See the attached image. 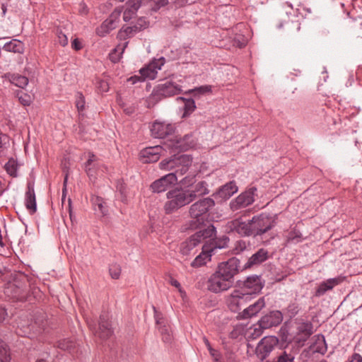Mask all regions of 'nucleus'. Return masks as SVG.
Instances as JSON below:
<instances>
[{
    "label": "nucleus",
    "instance_id": "nucleus-1",
    "mask_svg": "<svg viewBox=\"0 0 362 362\" xmlns=\"http://www.w3.org/2000/svg\"><path fill=\"white\" fill-rule=\"evenodd\" d=\"M214 205L215 202L209 197L204 198L192 204L189 210L191 218L189 227L191 229H197L202 226L207 219L209 211Z\"/></svg>",
    "mask_w": 362,
    "mask_h": 362
},
{
    "label": "nucleus",
    "instance_id": "nucleus-2",
    "mask_svg": "<svg viewBox=\"0 0 362 362\" xmlns=\"http://www.w3.org/2000/svg\"><path fill=\"white\" fill-rule=\"evenodd\" d=\"M216 228L210 225L206 228L197 231L191 235L185 241L182 242L180 247V252L183 255H189L194 253V249L206 238H211L216 235Z\"/></svg>",
    "mask_w": 362,
    "mask_h": 362
},
{
    "label": "nucleus",
    "instance_id": "nucleus-3",
    "mask_svg": "<svg viewBox=\"0 0 362 362\" xmlns=\"http://www.w3.org/2000/svg\"><path fill=\"white\" fill-rule=\"evenodd\" d=\"M192 163V157L189 155L174 156L170 159H165L159 163V167L163 170H174L172 173H176V177L184 175Z\"/></svg>",
    "mask_w": 362,
    "mask_h": 362
},
{
    "label": "nucleus",
    "instance_id": "nucleus-4",
    "mask_svg": "<svg viewBox=\"0 0 362 362\" xmlns=\"http://www.w3.org/2000/svg\"><path fill=\"white\" fill-rule=\"evenodd\" d=\"M168 201L164 204V210L167 214H172L177 209L191 203L190 195H187L185 188H175L166 194Z\"/></svg>",
    "mask_w": 362,
    "mask_h": 362
},
{
    "label": "nucleus",
    "instance_id": "nucleus-5",
    "mask_svg": "<svg viewBox=\"0 0 362 362\" xmlns=\"http://www.w3.org/2000/svg\"><path fill=\"white\" fill-rule=\"evenodd\" d=\"M87 324L90 329L93 332L95 337L102 341L109 339L113 334L107 313H102L100 315L98 326L92 320H88Z\"/></svg>",
    "mask_w": 362,
    "mask_h": 362
},
{
    "label": "nucleus",
    "instance_id": "nucleus-6",
    "mask_svg": "<svg viewBox=\"0 0 362 362\" xmlns=\"http://www.w3.org/2000/svg\"><path fill=\"white\" fill-rule=\"evenodd\" d=\"M252 299L248 293L239 289L233 290L225 297V301L228 309L232 312H238L242 306L246 305Z\"/></svg>",
    "mask_w": 362,
    "mask_h": 362
},
{
    "label": "nucleus",
    "instance_id": "nucleus-7",
    "mask_svg": "<svg viewBox=\"0 0 362 362\" xmlns=\"http://www.w3.org/2000/svg\"><path fill=\"white\" fill-rule=\"evenodd\" d=\"M253 236L261 235L275 226L273 217L266 214L255 216L251 219Z\"/></svg>",
    "mask_w": 362,
    "mask_h": 362
},
{
    "label": "nucleus",
    "instance_id": "nucleus-8",
    "mask_svg": "<svg viewBox=\"0 0 362 362\" xmlns=\"http://www.w3.org/2000/svg\"><path fill=\"white\" fill-rule=\"evenodd\" d=\"M283 320V315L279 310H274L269 314L262 317L259 320V328L255 329V334L259 336L262 334L261 329H266L272 327H276L281 324Z\"/></svg>",
    "mask_w": 362,
    "mask_h": 362
},
{
    "label": "nucleus",
    "instance_id": "nucleus-9",
    "mask_svg": "<svg viewBox=\"0 0 362 362\" xmlns=\"http://www.w3.org/2000/svg\"><path fill=\"white\" fill-rule=\"evenodd\" d=\"M84 170L92 182L95 181L99 171L105 172L107 167L100 162V159L92 152H88V159L84 163Z\"/></svg>",
    "mask_w": 362,
    "mask_h": 362
},
{
    "label": "nucleus",
    "instance_id": "nucleus-10",
    "mask_svg": "<svg viewBox=\"0 0 362 362\" xmlns=\"http://www.w3.org/2000/svg\"><path fill=\"white\" fill-rule=\"evenodd\" d=\"M122 12L121 8H116L101 25L97 28L96 34L100 37H104L114 30L117 25Z\"/></svg>",
    "mask_w": 362,
    "mask_h": 362
},
{
    "label": "nucleus",
    "instance_id": "nucleus-11",
    "mask_svg": "<svg viewBox=\"0 0 362 362\" xmlns=\"http://www.w3.org/2000/svg\"><path fill=\"white\" fill-rule=\"evenodd\" d=\"M177 182L176 173H168L155 180L150 185L153 193H161L175 185Z\"/></svg>",
    "mask_w": 362,
    "mask_h": 362
},
{
    "label": "nucleus",
    "instance_id": "nucleus-12",
    "mask_svg": "<svg viewBox=\"0 0 362 362\" xmlns=\"http://www.w3.org/2000/svg\"><path fill=\"white\" fill-rule=\"evenodd\" d=\"M264 287L261 277L257 275L248 276L243 282L240 289L252 296L260 293Z\"/></svg>",
    "mask_w": 362,
    "mask_h": 362
},
{
    "label": "nucleus",
    "instance_id": "nucleus-13",
    "mask_svg": "<svg viewBox=\"0 0 362 362\" xmlns=\"http://www.w3.org/2000/svg\"><path fill=\"white\" fill-rule=\"evenodd\" d=\"M207 288L213 293H220L229 289L233 285L215 272L207 281Z\"/></svg>",
    "mask_w": 362,
    "mask_h": 362
},
{
    "label": "nucleus",
    "instance_id": "nucleus-14",
    "mask_svg": "<svg viewBox=\"0 0 362 362\" xmlns=\"http://www.w3.org/2000/svg\"><path fill=\"white\" fill-rule=\"evenodd\" d=\"M238 261L232 259L226 262L219 264L216 272L223 279H226L228 281H230V284L233 285V277L238 272Z\"/></svg>",
    "mask_w": 362,
    "mask_h": 362
},
{
    "label": "nucleus",
    "instance_id": "nucleus-15",
    "mask_svg": "<svg viewBox=\"0 0 362 362\" xmlns=\"http://www.w3.org/2000/svg\"><path fill=\"white\" fill-rule=\"evenodd\" d=\"M156 95L159 97H170L181 93V86L171 81H165L158 84L154 90Z\"/></svg>",
    "mask_w": 362,
    "mask_h": 362
},
{
    "label": "nucleus",
    "instance_id": "nucleus-16",
    "mask_svg": "<svg viewBox=\"0 0 362 362\" xmlns=\"http://www.w3.org/2000/svg\"><path fill=\"white\" fill-rule=\"evenodd\" d=\"M228 228L242 236L253 235L251 220L245 222L241 217L228 222Z\"/></svg>",
    "mask_w": 362,
    "mask_h": 362
},
{
    "label": "nucleus",
    "instance_id": "nucleus-17",
    "mask_svg": "<svg viewBox=\"0 0 362 362\" xmlns=\"http://www.w3.org/2000/svg\"><path fill=\"white\" fill-rule=\"evenodd\" d=\"M164 58L161 57L158 60L153 61L146 66L141 69L139 73L141 75V80H153L156 78L158 74V71L161 69V66L164 64Z\"/></svg>",
    "mask_w": 362,
    "mask_h": 362
},
{
    "label": "nucleus",
    "instance_id": "nucleus-18",
    "mask_svg": "<svg viewBox=\"0 0 362 362\" xmlns=\"http://www.w3.org/2000/svg\"><path fill=\"white\" fill-rule=\"evenodd\" d=\"M254 202V192L252 190H249L238 195L230 202V206L233 211H235L248 206Z\"/></svg>",
    "mask_w": 362,
    "mask_h": 362
},
{
    "label": "nucleus",
    "instance_id": "nucleus-19",
    "mask_svg": "<svg viewBox=\"0 0 362 362\" xmlns=\"http://www.w3.org/2000/svg\"><path fill=\"white\" fill-rule=\"evenodd\" d=\"M266 305L264 297L259 298L255 303L239 313L238 317L242 320H247L256 316Z\"/></svg>",
    "mask_w": 362,
    "mask_h": 362
},
{
    "label": "nucleus",
    "instance_id": "nucleus-20",
    "mask_svg": "<svg viewBox=\"0 0 362 362\" xmlns=\"http://www.w3.org/2000/svg\"><path fill=\"white\" fill-rule=\"evenodd\" d=\"M344 280V277L338 276L336 278L328 279L321 282L315 288L313 296L319 298L326 293L327 291H331L333 288Z\"/></svg>",
    "mask_w": 362,
    "mask_h": 362
},
{
    "label": "nucleus",
    "instance_id": "nucleus-21",
    "mask_svg": "<svg viewBox=\"0 0 362 362\" xmlns=\"http://www.w3.org/2000/svg\"><path fill=\"white\" fill-rule=\"evenodd\" d=\"M174 126L165 122H155L151 128V134L155 138H165L174 132Z\"/></svg>",
    "mask_w": 362,
    "mask_h": 362
},
{
    "label": "nucleus",
    "instance_id": "nucleus-22",
    "mask_svg": "<svg viewBox=\"0 0 362 362\" xmlns=\"http://www.w3.org/2000/svg\"><path fill=\"white\" fill-rule=\"evenodd\" d=\"M276 337H269L263 338L257 346V354L261 359H264L273 350L277 344Z\"/></svg>",
    "mask_w": 362,
    "mask_h": 362
},
{
    "label": "nucleus",
    "instance_id": "nucleus-23",
    "mask_svg": "<svg viewBox=\"0 0 362 362\" xmlns=\"http://www.w3.org/2000/svg\"><path fill=\"white\" fill-rule=\"evenodd\" d=\"M162 147L155 146L147 147L140 152V160L145 163H155L160 158Z\"/></svg>",
    "mask_w": 362,
    "mask_h": 362
},
{
    "label": "nucleus",
    "instance_id": "nucleus-24",
    "mask_svg": "<svg viewBox=\"0 0 362 362\" xmlns=\"http://www.w3.org/2000/svg\"><path fill=\"white\" fill-rule=\"evenodd\" d=\"M187 195H190V202H192L198 197L206 195L209 193L208 189V184L206 181H199L195 185H192L191 187L185 189Z\"/></svg>",
    "mask_w": 362,
    "mask_h": 362
},
{
    "label": "nucleus",
    "instance_id": "nucleus-25",
    "mask_svg": "<svg viewBox=\"0 0 362 362\" xmlns=\"http://www.w3.org/2000/svg\"><path fill=\"white\" fill-rule=\"evenodd\" d=\"M143 20L140 19L136 25L132 26H123L117 33V38L119 40L125 41L128 38L134 37L137 33L145 28L141 23Z\"/></svg>",
    "mask_w": 362,
    "mask_h": 362
},
{
    "label": "nucleus",
    "instance_id": "nucleus-26",
    "mask_svg": "<svg viewBox=\"0 0 362 362\" xmlns=\"http://www.w3.org/2000/svg\"><path fill=\"white\" fill-rule=\"evenodd\" d=\"M213 248L211 246L204 244L202 246V252L192 262L191 266L197 268L206 264L207 262L211 260Z\"/></svg>",
    "mask_w": 362,
    "mask_h": 362
},
{
    "label": "nucleus",
    "instance_id": "nucleus-27",
    "mask_svg": "<svg viewBox=\"0 0 362 362\" xmlns=\"http://www.w3.org/2000/svg\"><path fill=\"white\" fill-rule=\"evenodd\" d=\"M25 205L31 214L37 211L36 198L33 184L29 182L27 185V190L25 196Z\"/></svg>",
    "mask_w": 362,
    "mask_h": 362
},
{
    "label": "nucleus",
    "instance_id": "nucleus-28",
    "mask_svg": "<svg viewBox=\"0 0 362 362\" xmlns=\"http://www.w3.org/2000/svg\"><path fill=\"white\" fill-rule=\"evenodd\" d=\"M4 293L6 296L16 301H22L25 298L24 290L21 286L13 283H8L5 288Z\"/></svg>",
    "mask_w": 362,
    "mask_h": 362
},
{
    "label": "nucleus",
    "instance_id": "nucleus-29",
    "mask_svg": "<svg viewBox=\"0 0 362 362\" xmlns=\"http://www.w3.org/2000/svg\"><path fill=\"white\" fill-rule=\"evenodd\" d=\"M269 258V252L267 250L261 248L251 256L245 265V268H250L253 265L259 264Z\"/></svg>",
    "mask_w": 362,
    "mask_h": 362
},
{
    "label": "nucleus",
    "instance_id": "nucleus-30",
    "mask_svg": "<svg viewBox=\"0 0 362 362\" xmlns=\"http://www.w3.org/2000/svg\"><path fill=\"white\" fill-rule=\"evenodd\" d=\"M2 78L21 88H24L28 83V78L18 74L6 73Z\"/></svg>",
    "mask_w": 362,
    "mask_h": 362
},
{
    "label": "nucleus",
    "instance_id": "nucleus-31",
    "mask_svg": "<svg viewBox=\"0 0 362 362\" xmlns=\"http://www.w3.org/2000/svg\"><path fill=\"white\" fill-rule=\"evenodd\" d=\"M57 347L62 350L66 351L72 355H76L79 351L78 344L74 340L64 339L57 342Z\"/></svg>",
    "mask_w": 362,
    "mask_h": 362
},
{
    "label": "nucleus",
    "instance_id": "nucleus-32",
    "mask_svg": "<svg viewBox=\"0 0 362 362\" xmlns=\"http://www.w3.org/2000/svg\"><path fill=\"white\" fill-rule=\"evenodd\" d=\"M238 191V187L234 181H230L222 186L218 192V196L224 199H229Z\"/></svg>",
    "mask_w": 362,
    "mask_h": 362
},
{
    "label": "nucleus",
    "instance_id": "nucleus-33",
    "mask_svg": "<svg viewBox=\"0 0 362 362\" xmlns=\"http://www.w3.org/2000/svg\"><path fill=\"white\" fill-rule=\"evenodd\" d=\"M3 49L6 52L23 54L25 50V46L23 42L13 39L10 42L4 44Z\"/></svg>",
    "mask_w": 362,
    "mask_h": 362
},
{
    "label": "nucleus",
    "instance_id": "nucleus-34",
    "mask_svg": "<svg viewBox=\"0 0 362 362\" xmlns=\"http://www.w3.org/2000/svg\"><path fill=\"white\" fill-rule=\"evenodd\" d=\"M165 149L170 151V153H175L177 151H184L188 149V146L184 144L182 139H170L165 144Z\"/></svg>",
    "mask_w": 362,
    "mask_h": 362
},
{
    "label": "nucleus",
    "instance_id": "nucleus-35",
    "mask_svg": "<svg viewBox=\"0 0 362 362\" xmlns=\"http://www.w3.org/2000/svg\"><path fill=\"white\" fill-rule=\"evenodd\" d=\"M128 42L125 41L123 43L117 45V46L110 52L109 55L111 62L117 63L120 60L122 54L128 45Z\"/></svg>",
    "mask_w": 362,
    "mask_h": 362
},
{
    "label": "nucleus",
    "instance_id": "nucleus-36",
    "mask_svg": "<svg viewBox=\"0 0 362 362\" xmlns=\"http://www.w3.org/2000/svg\"><path fill=\"white\" fill-rule=\"evenodd\" d=\"M19 166L18 161L13 158H11L5 164L4 169L11 177H17Z\"/></svg>",
    "mask_w": 362,
    "mask_h": 362
},
{
    "label": "nucleus",
    "instance_id": "nucleus-37",
    "mask_svg": "<svg viewBox=\"0 0 362 362\" xmlns=\"http://www.w3.org/2000/svg\"><path fill=\"white\" fill-rule=\"evenodd\" d=\"M229 243V238L227 235H223L219 238H216L212 240L208 245H211L213 248V252L216 249H222L228 246Z\"/></svg>",
    "mask_w": 362,
    "mask_h": 362
},
{
    "label": "nucleus",
    "instance_id": "nucleus-38",
    "mask_svg": "<svg viewBox=\"0 0 362 362\" xmlns=\"http://www.w3.org/2000/svg\"><path fill=\"white\" fill-rule=\"evenodd\" d=\"M250 244L249 241L238 240L233 244L232 247V253L234 255H239L246 250L248 247H250Z\"/></svg>",
    "mask_w": 362,
    "mask_h": 362
},
{
    "label": "nucleus",
    "instance_id": "nucleus-39",
    "mask_svg": "<svg viewBox=\"0 0 362 362\" xmlns=\"http://www.w3.org/2000/svg\"><path fill=\"white\" fill-rule=\"evenodd\" d=\"M279 28H282L286 27V28L289 31H298L300 28V24L298 21H293L289 19L284 20L282 22L279 23L277 25Z\"/></svg>",
    "mask_w": 362,
    "mask_h": 362
},
{
    "label": "nucleus",
    "instance_id": "nucleus-40",
    "mask_svg": "<svg viewBox=\"0 0 362 362\" xmlns=\"http://www.w3.org/2000/svg\"><path fill=\"white\" fill-rule=\"evenodd\" d=\"M11 356L8 345L0 339V361L10 362Z\"/></svg>",
    "mask_w": 362,
    "mask_h": 362
},
{
    "label": "nucleus",
    "instance_id": "nucleus-41",
    "mask_svg": "<svg viewBox=\"0 0 362 362\" xmlns=\"http://www.w3.org/2000/svg\"><path fill=\"white\" fill-rule=\"evenodd\" d=\"M178 100L183 101L184 103V116L191 114L196 108L195 102L193 99H186L185 98H178Z\"/></svg>",
    "mask_w": 362,
    "mask_h": 362
},
{
    "label": "nucleus",
    "instance_id": "nucleus-42",
    "mask_svg": "<svg viewBox=\"0 0 362 362\" xmlns=\"http://www.w3.org/2000/svg\"><path fill=\"white\" fill-rule=\"evenodd\" d=\"M16 97L19 103L23 106H29L33 102L32 97L29 94L21 90L16 92Z\"/></svg>",
    "mask_w": 362,
    "mask_h": 362
},
{
    "label": "nucleus",
    "instance_id": "nucleus-43",
    "mask_svg": "<svg viewBox=\"0 0 362 362\" xmlns=\"http://www.w3.org/2000/svg\"><path fill=\"white\" fill-rule=\"evenodd\" d=\"M303 240L301 233L298 230H291L286 238L287 243H299Z\"/></svg>",
    "mask_w": 362,
    "mask_h": 362
},
{
    "label": "nucleus",
    "instance_id": "nucleus-44",
    "mask_svg": "<svg viewBox=\"0 0 362 362\" xmlns=\"http://www.w3.org/2000/svg\"><path fill=\"white\" fill-rule=\"evenodd\" d=\"M109 273L113 279H118L121 274V267L117 263L110 264Z\"/></svg>",
    "mask_w": 362,
    "mask_h": 362
},
{
    "label": "nucleus",
    "instance_id": "nucleus-45",
    "mask_svg": "<svg viewBox=\"0 0 362 362\" xmlns=\"http://www.w3.org/2000/svg\"><path fill=\"white\" fill-rule=\"evenodd\" d=\"M211 89H212L211 86L205 85V86H202L195 88L194 89L190 90L189 92L194 93V95H197V94L202 95L204 93H211L212 90Z\"/></svg>",
    "mask_w": 362,
    "mask_h": 362
},
{
    "label": "nucleus",
    "instance_id": "nucleus-46",
    "mask_svg": "<svg viewBox=\"0 0 362 362\" xmlns=\"http://www.w3.org/2000/svg\"><path fill=\"white\" fill-rule=\"evenodd\" d=\"M136 11H135V8H131L128 6H126L123 12V20L126 22H128L136 16Z\"/></svg>",
    "mask_w": 362,
    "mask_h": 362
},
{
    "label": "nucleus",
    "instance_id": "nucleus-47",
    "mask_svg": "<svg viewBox=\"0 0 362 362\" xmlns=\"http://www.w3.org/2000/svg\"><path fill=\"white\" fill-rule=\"evenodd\" d=\"M85 98L81 93H77L76 94V106L78 111H83L85 109Z\"/></svg>",
    "mask_w": 362,
    "mask_h": 362
},
{
    "label": "nucleus",
    "instance_id": "nucleus-48",
    "mask_svg": "<svg viewBox=\"0 0 362 362\" xmlns=\"http://www.w3.org/2000/svg\"><path fill=\"white\" fill-rule=\"evenodd\" d=\"M299 332L303 333L306 337H310L313 334V327L310 323H303L299 327Z\"/></svg>",
    "mask_w": 362,
    "mask_h": 362
},
{
    "label": "nucleus",
    "instance_id": "nucleus-49",
    "mask_svg": "<svg viewBox=\"0 0 362 362\" xmlns=\"http://www.w3.org/2000/svg\"><path fill=\"white\" fill-rule=\"evenodd\" d=\"M286 310L290 317H293L298 314L299 306L296 303H291L287 307Z\"/></svg>",
    "mask_w": 362,
    "mask_h": 362
},
{
    "label": "nucleus",
    "instance_id": "nucleus-50",
    "mask_svg": "<svg viewBox=\"0 0 362 362\" xmlns=\"http://www.w3.org/2000/svg\"><path fill=\"white\" fill-rule=\"evenodd\" d=\"M158 330L163 335V339L165 341H169L171 339L170 332L165 325L158 326Z\"/></svg>",
    "mask_w": 362,
    "mask_h": 362
},
{
    "label": "nucleus",
    "instance_id": "nucleus-51",
    "mask_svg": "<svg viewBox=\"0 0 362 362\" xmlns=\"http://www.w3.org/2000/svg\"><path fill=\"white\" fill-rule=\"evenodd\" d=\"M152 10L156 11L160 8L168 5V0H151Z\"/></svg>",
    "mask_w": 362,
    "mask_h": 362
},
{
    "label": "nucleus",
    "instance_id": "nucleus-52",
    "mask_svg": "<svg viewBox=\"0 0 362 362\" xmlns=\"http://www.w3.org/2000/svg\"><path fill=\"white\" fill-rule=\"evenodd\" d=\"M57 42L62 47H65L68 44V38L65 34L61 30H57Z\"/></svg>",
    "mask_w": 362,
    "mask_h": 362
},
{
    "label": "nucleus",
    "instance_id": "nucleus-53",
    "mask_svg": "<svg viewBox=\"0 0 362 362\" xmlns=\"http://www.w3.org/2000/svg\"><path fill=\"white\" fill-rule=\"evenodd\" d=\"M97 88L100 93H106L109 90V84L105 80H99L97 83Z\"/></svg>",
    "mask_w": 362,
    "mask_h": 362
},
{
    "label": "nucleus",
    "instance_id": "nucleus-54",
    "mask_svg": "<svg viewBox=\"0 0 362 362\" xmlns=\"http://www.w3.org/2000/svg\"><path fill=\"white\" fill-rule=\"evenodd\" d=\"M194 177H195L194 175L186 176L180 180V183L182 185L186 186L189 188L192 187V185H193V184L194 182Z\"/></svg>",
    "mask_w": 362,
    "mask_h": 362
},
{
    "label": "nucleus",
    "instance_id": "nucleus-55",
    "mask_svg": "<svg viewBox=\"0 0 362 362\" xmlns=\"http://www.w3.org/2000/svg\"><path fill=\"white\" fill-rule=\"evenodd\" d=\"M169 284L171 286L177 288L178 291L180 292V293L181 294L182 296L183 294L185 293V291H183L180 282L177 280L175 279L173 277H172V276L170 277Z\"/></svg>",
    "mask_w": 362,
    "mask_h": 362
},
{
    "label": "nucleus",
    "instance_id": "nucleus-56",
    "mask_svg": "<svg viewBox=\"0 0 362 362\" xmlns=\"http://www.w3.org/2000/svg\"><path fill=\"white\" fill-rule=\"evenodd\" d=\"M142 0H129L126 6H128L131 8H135V11H137L141 5Z\"/></svg>",
    "mask_w": 362,
    "mask_h": 362
},
{
    "label": "nucleus",
    "instance_id": "nucleus-57",
    "mask_svg": "<svg viewBox=\"0 0 362 362\" xmlns=\"http://www.w3.org/2000/svg\"><path fill=\"white\" fill-rule=\"evenodd\" d=\"M153 310H154V317H155V320H156V325L158 326H160V325H165V320L163 317L162 314L158 312L156 310L155 307H153Z\"/></svg>",
    "mask_w": 362,
    "mask_h": 362
},
{
    "label": "nucleus",
    "instance_id": "nucleus-58",
    "mask_svg": "<svg viewBox=\"0 0 362 362\" xmlns=\"http://www.w3.org/2000/svg\"><path fill=\"white\" fill-rule=\"evenodd\" d=\"M8 141V136L4 134L0 133V153H1L6 148V143Z\"/></svg>",
    "mask_w": 362,
    "mask_h": 362
},
{
    "label": "nucleus",
    "instance_id": "nucleus-59",
    "mask_svg": "<svg viewBox=\"0 0 362 362\" xmlns=\"http://www.w3.org/2000/svg\"><path fill=\"white\" fill-rule=\"evenodd\" d=\"M346 362H362V356L358 353L353 354Z\"/></svg>",
    "mask_w": 362,
    "mask_h": 362
},
{
    "label": "nucleus",
    "instance_id": "nucleus-60",
    "mask_svg": "<svg viewBox=\"0 0 362 362\" xmlns=\"http://www.w3.org/2000/svg\"><path fill=\"white\" fill-rule=\"evenodd\" d=\"M293 357L286 354L285 352L282 356L279 357L277 362H293Z\"/></svg>",
    "mask_w": 362,
    "mask_h": 362
},
{
    "label": "nucleus",
    "instance_id": "nucleus-61",
    "mask_svg": "<svg viewBox=\"0 0 362 362\" xmlns=\"http://www.w3.org/2000/svg\"><path fill=\"white\" fill-rule=\"evenodd\" d=\"M175 7L180 8L187 4L188 0H171Z\"/></svg>",
    "mask_w": 362,
    "mask_h": 362
},
{
    "label": "nucleus",
    "instance_id": "nucleus-62",
    "mask_svg": "<svg viewBox=\"0 0 362 362\" xmlns=\"http://www.w3.org/2000/svg\"><path fill=\"white\" fill-rule=\"evenodd\" d=\"M71 47L76 49L79 50L82 48V46L81 45V42L78 41V39H74L71 42Z\"/></svg>",
    "mask_w": 362,
    "mask_h": 362
},
{
    "label": "nucleus",
    "instance_id": "nucleus-63",
    "mask_svg": "<svg viewBox=\"0 0 362 362\" xmlns=\"http://www.w3.org/2000/svg\"><path fill=\"white\" fill-rule=\"evenodd\" d=\"M7 315V313L5 308H0V322H3Z\"/></svg>",
    "mask_w": 362,
    "mask_h": 362
},
{
    "label": "nucleus",
    "instance_id": "nucleus-64",
    "mask_svg": "<svg viewBox=\"0 0 362 362\" xmlns=\"http://www.w3.org/2000/svg\"><path fill=\"white\" fill-rule=\"evenodd\" d=\"M129 81H132V83L133 84L136 83V82L138 81H142L141 80V76H132L129 79Z\"/></svg>",
    "mask_w": 362,
    "mask_h": 362
}]
</instances>
